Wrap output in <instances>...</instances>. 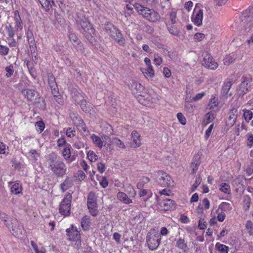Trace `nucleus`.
<instances>
[{"label": "nucleus", "mask_w": 253, "mask_h": 253, "mask_svg": "<svg viewBox=\"0 0 253 253\" xmlns=\"http://www.w3.org/2000/svg\"><path fill=\"white\" fill-rule=\"evenodd\" d=\"M218 105L217 99L214 95H212L209 103V106L210 109L214 110Z\"/></svg>", "instance_id": "79ce46f5"}, {"label": "nucleus", "mask_w": 253, "mask_h": 253, "mask_svg": "<svg viewBox=\"0 0 253 253\" xmlns=\"http://www.w3.org/2000/svg\"><path fill=\"white\" fill-rule=\"evenodd\" d=\"M21 93L27 101L31 102L37 107L43 108L45 106L43 98L40 96L38 92L34 89H23Z\"/></svg>", "instance_id": "7ed1b4c3"}, {"label": "nucleus", "mask_w": 253, "mask_h": 253, "mask_svg": "<svg viewBox=\"0 0 253 253\" xmlns=\"http://www.w3.org/2000/svg\"><path fill=\"white\" fill-rule=\"evenodd\" d=\"M5 72L6 74L5 76L6 77L8 78L11 77L14 72V68L13 66L12 65H10L8 66L5 67Z\"/></svg>", "instance_id": "338daca9"}, {"label": "nucleus", "mask_w": 253, "mask_h": 253, "mask_svg": "<svg viewBox=\"0 0 253 253\" xmlns=\"http://www.w3.org/2000/svg\"><path fill=\"white\" fill-rule=\"evenodd\" d=\"M109 143L110 144H114L116 145L120 148L123 149L125 148V145L123 142H122L120 139L118 138L114 137L112 139L110 138V141H109Z\"/></svg>", "instance_id": "4c0bfd02"}, {"label": "nucleus", "mask_w": 253, "mask_h": 253, "mask_svg": "<svg viewBox=\"0 0 253 253\" xmlns=\"http://www.w3.org/2000/svg\"><path fill=\"white\" fill-rule=\"evenodd\" d=\"M241 20L243 29L241 32L243 35L250 36L246 41L248 44L253 43V7L242 13Z\"/></svg>", "instance_id": "f257e3e1"}, {"label": "nucleus", "mask_w": 253, "mask_h": 253, "mask_svg": "<svg viewBox=\"0 0 253 253\" xmlns=\"http://www.w3.org/2000/svg\"><path fill=\"white\" fill-rule=\"evenodd\" d=\"M236 56L234 54L227 55L223 59V63L225 65L228 66L234 62Z\"/></svg>", "instance_id": "37998d69"}, {"label": "nucleus", "mask_w": 253, "mask_h": 253, "mask_svg": "<svg viewBox=\"0 0 253 253\" xmlns=\"http://www.w3.org/2000/svg\"><path fill=\"white\" fill-rule=\"evenodd\" d=\"M140 97L151 104L156 103L159 100V95L153 89H150L147 93L144 92L143 94H140Z\"/></svg>", "instance_id": "a211bd4d"}, {"label": "nucleus", "mask_w": 253, "mask_h": 253, "mask_svg": "<svg viewBox=\"0 0 253 253\" xmlns=\"http://www.w3.org/2000/svg\"><path fill=\"white\" fill-rule=\"evenodd\" d=\"M231 209V205L227 202H222L218 206V210H220L225 213L230 211Z\"/></svg>", "instance_id": "e433bc0d"}, {"label": "nucleus", "mask_w": 253, "mask_h": 253, "mask_svg": "<svg viewBox=\"0 0 253 253\" xmlns=\"http://www.w3.org/2000/svg\"><path fill=\"white\" fill-rule=\"evenodd\" d=\"M238 115V110L237 107H233L229 112L228 120L230 121V124L233 125L235 123Z\"/></svg>", "instance_id": "cd10ccee"}, {"label": "nucleus", "mask_w": 253, "mask_h": 253, "mask_svg": "<svg viewBox=\"0 0 253 253\" xmlns=\"http://www.w3.org/2000/svg\"><path fill=\"white\" fill-rule=\"evenodd\" d=\"M161 238L159 237L158 232L155 229L151 230L147 234L146 242L150 250H155L161 244Z\"/></svg>", "instance_id": "423d86ee"}, {"label": "nucleus", "mask_w": 253, "mask_h": 253, "mask_svg": "<svg viewBox=\"0 0 253 253\" xmlns=\"http://www.w3.org/2000/svg\"><path fill=\"white\" fill-rule=\"evenodd\" d=\"M69 39L73 45L75 44L76 43L80 41L77 36L71 32H70L69 33Z\"/></svg>", "instance_id": "864d4df0"}, {"label": "nucleus", "mask_w": 253, "mask_h": 253, "mask_svg": "<svg viewBox=\"0 0 253 253\" xmlns=\"http://www.w3.org/2000/svg\"><path fill=\"white\" fill-rule=\"evenodd\" d=\"M130 191L128 193V196L123 192H119L117 194V198L120 202L125 204H130L132 203L131 198H134L136 195V191L132 187H130Z\"/></svg>", "instance_id": "f8f14e48"}, {"label": "nucleus", "mask_w": 253, "mask_h": 253, "mask_svg": "<svg viewBox=\"0 0 253 253\" xmlns=\"http://www.w3.org/2000/svg\"><path fill=\"white\" fill-rule=\"evenodd\" d=\"M77 22L80 24L83 33L85 35L86 38L92 42V35L94 34V29L92 27V25L87 20V19L84 17L80 20H77Z\"/></svg>", "instance_id": "0eeeda50"}, {"label": "nucleus", "mask_w": 253, "mask_h": 253, "mask_svg": "<svg viewBox=\"0 0 253 253\" xmlns=\"http://www.w3.org/2000/svg\"><path fill=\"white\" fill-rule=\"evenodd\" d=\"M42 6L45 9H49V7L54 4V0H38Z\"/></svg>", "instance_id": "ea45409f"}, {"label": "nucleus", "mask_w": 253, "mask_h": 253, "mask_svg": "<svg viewBox=\"0 0 253 253\" xmlns=\"http://www.w3.org/2000/svg\"><path fill=\"white\" fill-rule=\"evenodd\" d=\"M73 123L77 127L79 131L84 132L86 130V125L82 118L75 112H71L70 114Z\"/></svg>", "instance_id": "ddd939ff"}, {"label": "nucleus", "mask_w": 253, "mask_h": 253, "mask_svg": "<svg viewBox=\"0 0 253 253\" xmlns=\"http://www.w3.org/2000/svg\"><path fill=\"white\" fill-rule=\"evenodd\" d=\"M133 7L140 15L149 21L156 22L160 18L159 13L153 9L144 7L138 3H135Z\"/></svg>", "instance_id": "20e7f679"}, {"label": "nucleus", "mask_w": 253, "mask_h": 253, "mask_svg": "<svg viewBox=\"0 0 253 253\" xmlns=\"http://www.w3.org/2000/svg\"><path fill=\"white\" fill-rule=\"evenodd\" d=\"M176 247L180 249L184 250L186 248V243L183 239L179 238L176 241Z\"/></svg>", "instance_id": "603ef678"}, {"label": "nucleus", "mask_w": 253, "mask_h": 253, "mask_svg": "<svg viewBox=\"0 0 253 253\" xmlns=\"http://www.w3.org/2000/svg\"><path fill=\"white\" fill-rule=\"evenodd\" d=\"M177 118L179 122L182 125H185L186 124L187 121L185 117L181 113H178L177 114Z\"/></svg>", "instance_id": "69168bd1"}, {"label": "nucleus", "mask_w": 253, "mask_h": 253, "mask_svg": "<svg viewBox=\"0 0 253 253\" xmlns=\"http://www.w3.org/2000/svg\"><path fill=\"white\" fill-rule=\"evenodd\" d=\"M249 87L250 85L249 84L248 80L246 78H244L237 89V95L239 97H243L244 94L247 93Z\"/></svg>", "instance_id": "6ab92c4d"}, {"label": "nucleus", "mask_w": 253, "mask_h": 253, "mask_svg": "<svg viewBox=\"0 0 253 253\" xmlns=\"http://www.w3.org/2000/svg\"><path fill=\"white\" fill-rule=\"evenodd\" d=\"M251 205V198L249 196H246L244 200V209L247 211L249 209Z\"/></svg>", "instance_id": "052dcab7"}, {"label": "nucleus", "mask_w": 253, "mask_h": 253, "mask_svg": "<svg viewBox=\"0 0 253 253\" xmlns=\"http://www.w3.org/2000/svg\"><path fill=\"white\" fill-rule=\"evenodd\" d=\"M203 19V9L200 8L196 4L191 16V20L195 25L199 27L202 25Z\"/></svg>", "instance_id": "dca6fc26"}, {"label": "nucleus", "mask_w": 253, "mask_h": 253, "mask_svg": "<svg viewBox=\"0 0 253 253\" xmlns=\"http://www.w3.org/2000/svg\"><path fill=\"white\" fill-rule=\"evenodd\" d=\"M130 89L134 94L139 93L138 95L140 96V94H143L144 93L142 92V91L144 90L143 86L136 81H132V83L130 86Z\"/></svg>", "instance_id": "b1692460"}, {"label": "nucleus", "mask_w": 253, "mask_h": 253, "mask_svg": "<svg viewBox=\"0 0 253 253\" xmlns=\"http://www.w3.org/2000/svg\"><path fill=\"white\" fill-rule=\"evenodd\" d=\"M98 180L99 181L100 185L103 188H106L108 185V182L105 176H101L99 178H98Z\"/></svg>", "instance_id": "0e129e2a"}, {"label": "nucleus", "mask_w": 253, "mask_h": 253, "mask_svg": "<svg viewBox=\"0 0 253 253\" xmlns=\"http://www.w3.org/2000/svg\"><path fill=\"white\" fill-rule=\"evenodd\" d=\"M81 226L84 230H87L90 226V218L88 216H84L81 222Z\"/></svg>", "instance_id": "473e14b6"}, {"label": "nucleus", "mask_w": 253, "mask_h": 253, "mask_svg": "<svg viewBox=\"0 0 253 253\" xmlns=\"http://www.w3.org/2000/svg\"><path fill=\"white\" fill-rule=\"evenodd\" d=\"M247 138V145L249 148L253 146V134L251 133H248L246 135Z\"/></svg>", "instance_id": "5fc2aeb1"}, {"label": "nucleus", "mask_w": 253, "mask_h": 253, "mask_svg": "<svg viewBox=\"0 0 253 253\" xmlns=\"http://www.w3.org/2000/svg\"><path fill=\"white\" fill-rule=\"evenodd\" d=\"M169 19L171 23L174 24L176 22L177 10L174 8L170 9L169 12Z\"/></svg>", "instance_id": "a18cd8bd"}, {"label": "nucleus", "mask_w": 253, "mask_h": 253, "mask_svg": "<svg viewBox=\"0 0 253 253\" xmlns=\"http://www.w3.org/2000/svg\"><path fill=\"white\" fill-rule=\"evenodd\" d=\"M160 207L162 210L167 211L175 209V203L174 201L166 199L162 202L160 204Z\"/></svg>", "instance_id": "412c9836"}, {"label": "nucleus", "mask_w": 253, "mask_h": 253, "mask_svg": "<svg viewBox=\"0 0 253 253\" xmlns=\"http://www.w3.org/2000/svg\"><path fill=\"white\" fill-rule=\"evenodd\" d=\"M50 88L51 90L52 94H53L55 100L59 104H61L62 103V100L60 98V95L58 91L57 85H56V87H50Z\"/></svg>", "instance_id": "72a5a7b5"}, {"label": "nucleus", "mask_w": 253, "mask_h": 253, "mask_svg": "<svg viewBox=\"0 0 253 253\" xmlns=\"http://www.w3.org/2000/svg\"><path fill=\"white\" fill-rule=\"evenodd\" d=\"M73 46L78 53L83 54L84 52V47L80 41L76 43L75 44H73Z\"/></svg>", "instance_id": "8fccbe9b"}, {"label": "nucleus", "mask_w": 253, "mask_h": 253, "mask_svg": "<svg viewBox=\"0 0 253 253\" xmlns=\"http://www.w3.org/2000/svg\"><path fill=\"white\" fill-rule=\"evenodd\" d=\"M219 190L227 195H229L231 193L230 186L226 183H221L219 185Z\"/></svg>", "instance_id": "58836bf2"}, {"label": "nucleus", "mask_w": 253, "mask_h": 253, "mask_svg": "<svg viewBox=\"0 0 253 253\" xmlns=\"http://www.w3.org/2000/svg\"><path fill=\"white\" fill-rule=\"evenodd\" d=\"M158 183L163 187H172L174 186V182L171 177L167 173L162 171L157 172Z\"/></svg>", "instance_id": "1a4fd4ad"}, {"label": "nucleus", "mask_w": 253, "mask_h": 253, "mask_svg": "<svg viewBox=\"0 0 253 253\" xmlns=\"http://www.w3.org/2000/svg\"><path fill=\"white\" fill-rule=\"evenodd\" d=\"M203 60L202 61V65L207 68L211 70H214L218 67V64L215 62L211 54L207 52L203 53Z\"/></svg>", "instance_id": "f3484780"}, {"label": "nucleus", "mask_w": 253, "mask_h": 253, "mask_svg": "<svg viewBox=\"0 0 253 253\" xmlns=\"http://www.w3.org/2000/svg\"><path fill=\"white\" fill-rule=\"evenodd\" d=\"M244 117L247 122H249L253 118V113L249 110H244Z\"/></svg>", "instance_id": "3c124183"}, {"label": "nucleus", "mask_w": 253, "mask_h": 253, "mask_svg": "<svg viewBox=\"0 0 253 253\" xmlns=\"http://www.w3.org/2000/svg\"><path fill=\"white\" fill-rule=\"evenodd\" d=\"M87 207L90 213L93 216H96L98 213V205L96 203V197L95 194L90 192L87 197Z\"/></svg>", "instance_id": "9b49d317"}, {"label": "nucleus", "mask_w": 253, "mask_h": 253, "mask_svg": "<svg viewBox=\"0 0 253 253\" xmlns=\"http://www.w3.org/2000/svg\"><path fill=\"white\" fill-rule=\"evenodd\" d=\"M103 131L105 133L104 135H107L109 137L113 134L114 131L112 126L107 123L104 124V128L103 129Z\"/></svg>", "instance_id": "49530a36"}, {"label": "nucleus", "mask_w": 253, "mask_h": 253, "mask_svg": "<svg viewBox=\"0 0 253 253\" xmlns=\"http://www.w3.org/2000/svg\"><path fill=\"white\" fill-rule=\"evenodd\" d=\"M72 200L71 194H66L61 202L59 208V211L61 214L64 216H68L70 213L71 204Z\"/></svg>", "instance_id": "6e6552de"}, {"label": "nucleus", "mask_w": 253, "mask_h": 253, "mask_svg": "<svg viewBox=\"0 0 253 253\" xmlns=\"http://www.w3.org/2000/svg\"><path fill=\"white\" fill-rule=\"evenodd\" d=\"M106 32L120 45L125 44V39L121 32L113 24L107 22L105 25Z\"/></svg>", "instance_id": "39448f33"}, {"label": "nucleus", "mask_w": 253, "mask_h": 253, "mask_svg": "<svg viewBox=\"0 0 253 253\" xmlns=\"http://www.w3.org/2000/svg\"><path fill=\"white\" fill-rule=\"evenodd\" d=\"M190 98L186 96L185 98L184 108L188 112L192 113L194 111V106L191 104L189 103Z\"/></svg>", "instance_id": "de8ad7c7"}, {"label": "nucleus", "mask_w": 253, "mask_h": 253, "mask_svg": "<svg viewBox=\"0 0 253 253\" xmlns=\"http://www.w3.org/2000/svg\"><path fill=\"white\" fill-rule=\"evenodd\" d=\"M81 106V107L83 111L85 112H88L91 114L90 107L91 104L90 103L87 101V98H85L83 100L82 102L79 104Z\"/></svg>", "instance_id": "f704fd0d"}, {"label": "nucleus", "mask_w": 253, "mask_h": 253, "mask_svg": "<svg viewBox=\"0 0 253 253\" xmlns=\"http://www.w3.org/2000/svg\"><path fill=\"white\" fill-rule=\"evenodd\" d=\"M168 29L169 32L174 36H178L180 33L179 29L175 26L171 25H167Z\"/></svg>", "instance_id": "09e8293b"}, {"label": "nucleus", "mask_w": 253, "mask_h": 253, "mask_svg": "<svg viewBox=\"0 0 253 253\" xmlns=\"http://www.w3.org/2000/svg\"><path fill=\"white\" fill-rule=\"evenodd\" d=\"M26 36L31 52H35L37 51V46L32 31L28 30L26 32Z\"/></svg>", "instance_id": "4be33fe9"}, {"label": "nucleus", "mask_w": 253, "mask_h": 253, "mask_svg": "<svg viewBox=\"0 0 253 253\" xmlns=\"http://www.w3.org/2000/svg\"><path fill=\"white\" fill-rule=\"evenodd\" d=\"M154 58V63L156 66H160L162 63L163 59L159 54L155 53Z\"/></svg>", "instance_id": "bf43d9fd"}, {"label": "nucleus", "mask_w": 253, "mask_h": 253, "mask_svg": "<svg viewBox=\"0 0 253 253\" xmlns=\"http://www.w3.org/2000/svg\"><path fill=\"white\" fill-rule=\"evenodd\" d=\"M246 227L249 233L253 235V223L250 220H248L246 224Z\"/></svg>", "instance_id": "774afa93"}, {"label": "nucleus", "mask_w": 253, "mask_h": 253, "mask_svg": "<svg viewBox=\"0 0 253 253\" xmlns=\"http://www.w3.org/2000/svg\"><path fill=\"white\" fill-rule=\"evenodd\" d=\"M8 185L10 188L11 192L17 195L20 193L22 191L21 184L17 182H9Z\"/></svg>", "instance_id": "a878e982"}, {"label": "nucleus", "mask_w": 253, "mask_h": 253, "mask_svg": "<svg viewBox=\"0 0 253 253\" xmlns=\"http://www.w3.org/2000/svg\"><path fill=\"white\" fill-rule=\"evenodd\" d=\"M14 21L15 26L17 30H21L23 28V24L19 15V12L15 11L14 12Z\"/></svg>", "instance_id": "c756f323"}, {"label": "nucleus", "mask_w": 253, "mask_h": 253, "mask_svg": "<svg viewBox=\"0 0 253 253\" xmlns=\"http://www.w3.org/2000/svg\"><path fill=\"white\" fill-rule=\"evenodd\" d=\"M215 247L220 253H228L229 248L225 245L217 243Z\"/></svg>", "instance_id": "c03bdc74"}, {"label": "nucleus", "mask_w": 253, "mask_h": 253, "mask_svg": "<svg viewBox=\"0 0 253 253\" xmlns=\"http://www.w3.org/2000/svg\"><path fill=\"white\" fill-rule=\"evenodd\" d=\"M130 145L134 148L138 147L141 145L140 134L135 130H133L131 133Z\"/></svg>", "instance_id": "5701e85b"}, {"label": "nucleus", "mask_w": 253, "mask_h": 253, "mask_svg": "<svg viewBox=\"0 0 253 253\" xmlns=\"http://www.w3.org/2000/svg\"><path fill=\"white\" fill-rule=\"evenodd\" d=\"M8 147L3 142H0V154H8Z\"/></svg>", "instance_id": "6e6d98bb"}, {"label": "nucleus", "mask_w": 253, "mask_h": 253, "mask_svg": "<svg viewBox=\"0 0 253 253\" xmlns=\"http://www.w3.org/2000/svg\"><path fill=\"white\" fill-rule=\"evenodd\" d=\"M87 157L91 162H95L98 159V156L93 151H89Z\"/></svg>", "instance_id": "4d7b16f0"}, {"label": "nucleus", "mask_w": 253, "mask_h": 253, "mask_svg": "<svg viewBox=\"0 0 253 253\" xmlns=\"http://www.w3.org/2000/svg\"><path fill=\"white\" fill-rule=\"evenodd\" d=\"M11 226L9 225V229L11 228V233L16 237L21 238L22 236L25 234V231L22 225H20L16 219L11 220Z\"/></svg>", "instance_id": "4468645a"}, {"label": "nucleus", "mask_w": 253, "mask_h": 253, "mask_svg": "<svg viewBox=\"0 0 253 253\" xmlns=\"http://www.w3.org/2000/svg\"><path fill=\"white\" fill-rule=\"evenodd\" d=\"M200 164V156L199 154H197L194 157L191 163V167L192 168L193 173H195L196 172Z\"/></svg>", "instance_id": "c85d7f7f"}, {"label": "nucleus", "mask_w": 253, "mask_h": 253, "mask_svg": "<svg viewBox=\"0 0 253 253\" xmlns=\"http://www.w3.org/2000/svg\"><path fill=\"white\" fill-rule=\"evenodd\" d=\"M152 195V193L150 191L146 189H143L140 191L139 196L143 201H147Z\"/></svg>", "instance_id": "c9c22d12"}, {"label": "nucleus", "mask_w": 253, "mask_h": 253, "mask_svg": "<svg viewBox=\"0 0 253 253\" xmlns=\"http://www.w3.org/2000/svg\"><path fill=\"white\" fill-rule=\"evenodd\" d=\"M3 32L6 38L14 37L15 35L14 31L10 24L4 26Z\"/></svg>", "instance_id": "7c9ffc66"}, {"label": "nucleus", "mask_w": 253, "mask_h": 253, "mask_svg": "<svg viewBox=\"0 0 253 253\" xmlns=\"http://www.w3.org/2000/svg\"><path fill=\"white\" fill-rule=\"evenodd\" d=\"M214 119V114L212 112L208 113L205 117V122L206 124H209Z\"/></svg>", "instance_id": "680f3d73"}, {"label": "nucleus", "mask_w": 253, "mask_h": 253, "mask_svg": "<svg viewBox=\"0 0 253 253\" xmlns=\"http://www.w3.org/2000/svg\"><path fill=\"white\" fill-rule=\"evenodd\" d=\"M72 185V180L69 178L67 177L64 181L61 184V189L63 192L66 191Z\"/></svg>", "instance_id": "a19ab883"}, {"label": "nucleus", "mask_w": 253, "mask_h": 253, "mask_svg": "<svg viewBox=\"0 0 253 253\" xmlns=\"http://www.w3.org/2000/svg\"><path fill=\"white\" fill-rule=\"evenodd\" d=\"M231 86L232 83L231 81H225L222 86L221 93L224 96L228 94Z\"/></svg>", "instance_id": "2f4dec72"}, {"label": "nucleus", "mask_w": 253, "mask_h": 253, "mask_svg": "<svg viewBox=\"0 0 253 253\" xmlns=\"http://www.w3.org/2000/svg\"><path fill=\"white\" fill-rule=\"evenodd\" d=\"M90 138L94 145L99 149H101L106 145L107 147L110 146V144L109 143V141H110V137L107 135L102 134L101 137H99L95 134H92L90 136Z\"/></svg>", "instance_id": "9d476101"}, {"label": "nucleus", "mask_w": 253, "mask_h": 253, "mask_svg": "<svg viewBox=\"0 0 253 253\" xmlns=\"http://www.w3.org/2000/svg\"><path fill=\"white\" fill-rule=\"evenodd\" d=\"M141 71L148 80H152L155 75V71L153 66L146 67V68H141Z\"/></svg>", "instance_id": "bb28decb"}, {"label": "nucleus", "mask_w": 253, "mask_h": 253, "mask_svg": "<svg viewBox=\"0 0 253 253\" xmlns=\"http://www.w3.org/2000/svg\"><path fill=\"white\" fill-rule=\"evenodd\" d=\"M6 42L10 47H15L17 45V42L14 38V37H6Z\"/></svg>", "instance_id": "e2e57ef3"}, {"label": "nucleus", "mask_w": 253, "mask_h": 253, "mask_svg": "<svg viewBox=\"0 0 253 253\" xmlns=\"http://www.w3.org/2000/svg\"><path fill=\"white\" fill-rule=\"evenodd\" d=\"M71 95L75 102L80 104L83 100L87 98L86 96L81 90H78L76 88L71 91Z\"/></svg>", "instance_id": "aec40b11"}, {"label": "nucleus", "mask_w": 253, "mask_h": 253, "mask_svg": "<svg viewBox=\"0 0 253 253\" xmlns=\"http://www.w3.org/2000/svg\"><path fill=\"white\" fill-rule=\"evenodd\" d=\"M35 127L37 131L41 133L44 130L45 125L42 121H39L35 124Z\"/></svg>", "instance_id": "13d9d810"}, {"label": "nucleus", "mask_w": 253, "mask_h": 253, "mask_svg": "<svg viewBox=\"0 0 253 253\" xmlns=\"http://www.w3.org/2000/svg\"><path fill=\"white\" fill-rule=\"evenodd\" d=\"M67 235L69 239L73 242H75L77 245L81 244V234L77 228L74 225L66 230Z\"/></svg>", "instance_id": "2eb2a0df"}, {"label": "nucleus", "mask_w": 253, "mask_h": 253, "mask_svg": "<svg viewBox=\"0 0 253 253\" xmlns=\"http://www.w3.org/2000/svg\"><path fill=\"white\" fill-rule=\"evenodd\" d=\"M48 168L58 177H63L66 173L67 167L60 160L57 159L54 154H50L48 159Z\"/></svg>", "instance_id": "f03ea898"}, {"label": "nucleus", "mask_w": 253, "mask_h": 253, "mask_svg": "<svg viewBox=\"0 0 253 253\" xmlns=\"http://www.w3.org/2000/svg\"><path fill=\"white\" fill-rule=\"evenodd\" d=\"M71 145L69 144H66L62 152V155L68 163H71L74 160V158H71Z\"/></svg>", "instance_id": "393cba45"}]
</instances>
